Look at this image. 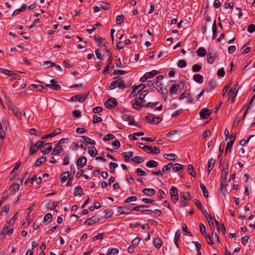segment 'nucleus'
I'll use <instances>...</instances> for the list:
<instances>
[{
  "label": "nucleus",
  "mask_w": 255,
  "mask_h": 255,
  "mask_svg": "<svg viewBox=\"0 0 255 255\" xmlns=\"http://www.w3.org/2000/svg\"><path fill=\"white\" fill-rule=\"evenodd\" d=\"M44 146V142L43 141H38L34 146L31 145L30 146V150L29 154L33 155L37 152L38 149H41Z\"/></svg>",
  "instance_id": "nucleus-1"
},
{
  "label": "nucleus",
  "mask_w": 255,
  "mask_h": 255,
  "mask_svg": "<svg viewBox=\"0 0 255 255\" xmlns=\"http://www.w3.org/2000/svg\"><path fill=\"white\" fill-rule=\"evenodd\" d=\"M147 122L152 124H158L160 123L162 118L160 117H155L154 115H148L145 118Z\"/></svg>",
  "instance_id": "nucleus-2"
},
{
  "label": "nucleus",
  "mask_w": 255,
  "mask_h": 255,
  "mask_svg": "<svg viewBox=\"0 0 255 255\" xmlns=\"http://www.w3.org/2000/svg\"><path fill=\"white\" fill-rule=\"evenodd\" d=\"M170 195L171 199L173 203L175 204L179 199V195L178 194V189L176 187L172 186L170 190Z\"/></svg>",
  "instance_id": "nucleus-3"
},
{
  "label": "nucleus",
  "mask_w": 255,
  "mask_h": 255,
  "mask_svg": "<svg viewBox=\"0 0 255 255\" xmlns=\"http://www.w3.org/2000/svg\"><path fill=\"white\" fill-rule=\"evenodd\" d=\"M118 103L117 100L114 98H110L105 103V106L108 109L115 108Z\"/></svg>",
  "instance_id": "nucleus-4"
},
{
  "label": "nucleus",
  "mask_w": 255,
  "mask_h": 255,
  "mask_svg": "<svg viewBox=\"0 0 255 255\" xmlns=\"http://www.w3.org/2000/svg\"><path fill=\"white\" fill-rule=\"evenodd\" d=\"M132 107L137 110H141L142 108L145 107V104L140 102L138 98H135L131 101Z\"/></svg>",
  "instance_id": "nucleus-5"
},
{
  "label": "nucleus",
  "mask_w": 255,
  "mask_h": 255,
  "mask_svg": "<svg viewBox=\"0 0 255 255\" xmlns=\"http://www.w3.org/2000/svg\"><path fill=\"white\" fill-rule=\"evenodd\" d=\"M8 109L9 110L11 111L17 118L19 119H21V113L20 110L17 107H16L13 105L10 104L8 106Z\"/></svg>",
  "instance_id": "nucleus-6"
},
{
  "label": "nucleus",
  "mask_w": 255,
  "mask_h": 255,
  "mask_svg": "<svg viewBox=\"0 0 255 255\" xmlns=\"http://www.w3.org/2000/svg\"><path fill=\"white\" fill-rule=\"evenodd\" d=\"M182 85V90L184 89L185 84L183 82H181L179 84H173L169 90V93L170 94L177 95L178 94V87H180Z\"/></svg>",
  "instance_id": "nucleus-7"
},
{
  "label": "nucleus",
  "mask_w": 255,
  "mask_h": 255,
  "mask_svg": "<svg viewBox=\"0 0 255 255\" xmlns=\"http://www.w3.org/2000/svg\"><path fill=\"white\" fill-rule=\"evenodd\" d=\"M122 119L124 121L128 122V125H129L135 126L136 127L137 126V125L135 124L133 117L132 116H130L128 114H124L122 116Z\"/></svg>",
  "instance_id": "nucleus-8"
},
{
  "label": "nucleus",
  "mask_w": 255,
  "mask_h": 255,
  "mask_svg": "<svg viewBox=\"0 0 255 255\" xmlns=\"http://www.w3.org/2000/svg\"><path fill=\"white\" fill-rule=\"evenodd\" d=\"M87 158L85 156H83L79 158L77 161L76 164L78 169H80L85 166L87 163Z\"/></svg>",
  "instance_id": "nucleus-9"
},
{
  "label": "nucleus",
  "mask_w": 255,
  "mask_h": 255,
  "mask_svg": "<svg viewBox=\"0 0 255 255\" xmlns=\"http://www.w3.org/2000/svg\"><path fill=\"white\" fill-rule=\"evenodd\" d=\"M101 219L100 218H97L94 216L92 217L88 218L85 222L86 225L90 226L94 224L97 223L100 221Z\"/></svg>",
  "instance_id": "nucleus-10"
},
{
  "label": "nucleus",
  "mask_w": 255,
  "mask_h": 255,
  "mask_svg": "<svg viewBox=\"0 0 255 255\" xmlns=\"http://www.w3.org/2000/svg\"><path fill=\"white\" fill-rule=\"evenodd\" d=\"M227 179H220V190L221 192L225 195L226 194V186L228 185Z\"/></svg>",
  "instance_id": "nucleus-11"
},
{
  "label": "nucleus",
  "mask_w": 255,
  "mask_h": 255,
  "mask_svg": "<svg viewBox=\"0 0 255 255\" xmlns=\"http://www.w3.org/2000/svg\"><path fill=\"white\" fill-rule=\"evenodd\" d=\"M116 78H117V80H116V82H117V87L122 89H124L127 88V86L125 84V77L114 78V79Z\"/></svg>",
  "instance_id": "nucleus-12"
},
{
  "label": "nucleus",
  "mask_w": 255,
  "mask_h": 255,
  "mask_svg": "<svg viewBox=\"0 0 255 255\" xmlns=\"http://www.w3.org/2000/svg\"><path fill=\"white\" fill-rule=\"evenodd\" d=\"M211 114V112L207 108H203L200 112V116L203 119H208Z\"/></svg>",
  "instance_id": "nucleus-13"
},
{
  "label": "nucleus",
  "mask_w": 255,
  "mask_h": 255,
  "mask_svg": "<svg viewBox=\"0 0 255 255\" xmlns=\"http://www.w3.org/2000/svg\"><path fill=\"white\" fill-rule=\"evenodd\" d=\"M131 210L128 208L119 206L118 207V214L117 216L121 214H128L130 213Z\"/></svg>",
  "instance_id": "nucleus-14"
},
{
  "label": "nucleus",
  "mask_w": 255,
  "mask_h": 255,
  "mask_svg": "<svg viewBox=\"0 0 255 255\" xmlns=\"http://www.w3.org/2000/svg\"><path fill=\"white\" fill-rule=\"evenodd\" d=\"M147 207H148L147 206L145 205H139V206L134 207V208H133L132 209H130V210H131V211H140L142 213H144V212H146V211L152 212L151 210H148V209H145Z\"/></svg>",
  "instance_id": "nucleus-15"
},
{
  "label": "nucleus",
  "mask_w": 255,
  "mask_h": 255,
  "mask_svg": "<svg viewBox=\"0 0 255 255\" xmlns=\"http://www.w3.org/2000/svg\"><path fill=\"white\" fill-rule=\"evenodd\" d=\"M216 57L217 56L214 52L208 51L207 57L208 63L211 64H213Z\"/></svg>",
  "instance_id": "nucleus-16"
},
{
  "label": "nucleus",
  "mask_w": 255,
  "mask_h": 255,
  "mask_svg": "<svg viewBox=\"0 0 255 255\" xmlns=\"http://www.w3.org/2000/svg\"><path fill=\"white\" fill-rule=\"evenodd\" d=\"M228 163L226 164V167L222 166L221 179H227L228 174Z\"/></svg>",
  "instance_id": "nucleus-17"
},
{
  "label": "nucleus",
  "mask_w": 255,
  "mask_h": 255,
  "mask_svg": "<svg viewBox=\"0 0 255 255\" xmlns=\"http://www.w3.org/2000/svg\"><path fill=\"white\" fill-rule=\"evenodd\" d=\"M61 131H62V130L60 128H57L55 130H54L52 133L48 134L45 136H42L41 139H44L47 138H50V137H53V136L59 134L60 133H61Z\"/></svg>",
  "instance_id": "nucleus-18"
},
{
  "label": "nucleus",
  "mask_w": 255,
  "mask_h": 255,
  "mask_svg": "<svg viewBox=\"0 0 255 255\" xmlns=\"http://www.w3.org/2000/svg\"><path fill=\"white\" fill-rule=\"evenodd\" d=\"M85 100V97H83L82 95H78L74 96L70 99V101L75 102L78 101L80 103L84 102Z\"/></svg>",
  "instance_id": "nucleus-19"
},
{
  "label": "nucleus",
  "mask_w": 255,
  "mask_h": 255,
  "mask_svg": "<svg viewBox=\"0 0 255 255\" xmlns=\"http://www.w3.org/2000/svg\"><path fill=\"white\" fill-rule=\"evenodd\" d=\"M172 170L174 172H177L178 171L183 170L184 168V166L180 163L173 164Z\"/></svg>",
  "instance_id": "nucleus-20"
},
{
  "label": "nucleus",
  "mask_w": 255,
  "mask_h": 255,
  "mask_svg": "<svg viewBox=\"0 0 255 255\" xmlns=\"http://www.w3.org/2000/svg\"><path fill=\"white\" fill-rule=\"evenodd\" d=\"M239 90V88L237 89V91L236 92H234V91H233L232 89H231L229 90L228 96V99H230V98L232 99V101H233L235 100V99L237 96V92Z\"/></svg>",
  "instance_id": "nucleus-21"
},
{
  "label": "nucleus",
  "mask_w": 255,
  "mask_h": 255,
  "mask_svg": "<svg viewBox=\"0 0 255 255\" xmlns=\"http://www.w3.org/2000/svg\"><path fill=\"white\" fill-rule=\"evenodd\" d=\"M83 193V189L80 186H77L74 192V195L75 197L79 196L80 197L82 195Z\"/></svg>",
  "instance_id": "nucleus-22"
},
{
  "label": "nucleus",
  "mask_w": 255,
  "mask_h": 255,
  "mask_svg": "<svg viewBox=\"0 0 255 255\" xmlns=\"http://www.w3.org/2000/svg\"><path fill=\"white\" fill-rule=\"evenodd\" d=\"M142 192L145 195L151 196L154 195L156 192L154 189L144 188L142 190Z\"/></svg>",
  "instance_id": "nucleus-23"
},
{
  "label": "nucleus",
  "mask_w": 255,
  "mask_h": 255,
  "mask_svg": "<svg viewBox=\"0 0 255 255\" xmlns=\"http://www.w3.org/2000/svg\"><path fill=\"white\" fill-rule=\"evenodd\" d=\"M30 87L37 89V91L40 92H46L47 91V89H45V88L41 85L31 84L30 85Z\"/></svg>",
  "instance_id": "nucleus-24"
},
{
  "label": "nucleus",
  "mask_w": 255,
  "mask_h": 255,
  "mask_svg": "<svg viewBox=\"0 0 255 255\" xmlns=\"http://www.w3.org/2000/svg\"><path fill=\"white\" fill-rule=\"evenodd\" d=\"M10 226H11L10 221L6 222V224H5L4 227L3 228L2 231L0 233V235H2L3 236V238L5 236L6 232L9 229V228L10 227Z\"/></svg>",
  "instance_id": "nucleus-25"
},
{
  "label": "nucleus",
  "mask_w": 255,
  "mask_h": 255,
  "mask_svg": "<svg viewBox=\"0 0 255 255\" xmlns=\"http://www.w3.org/2000/svg\"><path fill=\"white\" fill-rule=\"evenodd\" d=\"M44 145H48L47 147H46L45 149H42L41 150V152L43 154H48L52 149V143H44Z\"/></svg>",
  "instance_id": "nucleus-26"
},
{
  "label": "nucleus",
  "mask_w": 255,
  "mask_h": 255,
  "mask_svg": "<svg viewBox=\"0 0 255 255\" xmlns=\"http://www.w3.org/2000/svg\"><path fill=\"white\" fill-rule=\"evenodd\" d=\"M181 199H183L184 200L190 201L191 200V197L189 192H180V194Z\"/></svg>",
  "instance_id": "nucleus-27"
},
{
  "label": "nucleus",
  "mask_w": 255,
  "mask_h": 255,
  "mask_svg": "<svg viewBox=\"0 0 255 255\" xmlns=\"http://www.w3.org/2000/svg\"><path fill=\"white\" fill-rule=\"evenodd\" d=\"M81 137L83 139V142H87V144H90L91 145H95L96 142L95 140L91 139L90 137L86 136H81Z\"/></svg>",
  "instance_id": "nucleus-28"
},
{
  "label": "nucleus",
  "mask_w": 255,
  "mask_h": 255,
  "mask_svg": "<svg viewBox=\"0 0 255 255\" xmlns=\"http://www.w3.org/2000/svg\"><path fill=\"white\" fill-rule=\"evenodd\" d=\"M151 85L152 87L155 88L158 92H160V91H162V84L158 82V81L152 83Z\"/></svg>",
  "instance_id": "nucleus-29"
},
{
  "label": "nucleus",
  "mask_w": 255,
  "mask_h": 255,
  "mask_svg": "<svg viewBox=\"0 0 255 255\" xmlns=\"http://www.w3.org/2000/svg\"><path fill=\"white\" fill-rule=\"evenodd\" d=\"M158 74V71L156 70H152L151 72H147L144 74V79H150L153 78Z\"/></svg>",
  "instance_id": "nucleus-30"
},
{
  "label": "nucleus",
  "mask_w": 255,
  "mask_h": 255,
  "mask_svg": "<svg viewBox=\"0 0 255 255\" xmlns=\"http://www.w3.org/2000/svg\"><path fill=\"white\" fill-rule=\"evenodd\" d=\"M193 80L195 82H196L198 83L201 84L203 82L204 78H203V77L201 75H200L199 74H195L193 76Z\"/></svg>",
  "instance_id": "nucleus-31"
},
{
  "label": "nucleus",
  "mask_w": 255,
  "mask_h": 255,
  "mask_svg": "<svg viewBox=\"0 0 255 255\" xmlns=\"http://www.w3.org/2000/svg\"><path fill=\"white\" fill-rule=\"evenodd\" d=\"M63 150V148L62 146L58 144H57V146L54 148L53 151L52 152V155H56L59 154Z\"/></svg>",
  "instance_id": "nucleus-32"
},
{
  "label": "nucleus",
  "mask_w": 255,
  "mask_h": 255,
  "mask_svg": "<svg viewBox=\"0 0 255 255\" xmlns=\"http://www.w3.org/2000/svg\"><path fill=\"white\" fill-rule=\"evenodd\" d=\"M153 244L156 249H159L162 246V242L159 238H156L153 240Z\"/></svg>",
  "instance_id": "nucleus-33"
},
{
  "label": "nucleus",
  "mask_w": 255,
  "mask_h": 255,
  "mask_svg": "<svg viewBox=\"0 0 255 255\" xmlns=\"http://www.w3.org/2000/svg\"><path fill=\"white\" fill-rule=\"evenodd\" d=\"M88 153L92 157H95L97 154V150L95 146H90L88 149Z\"/></svg>",
  "instance_id": "nucleus-34"
},
{
  "label": "nucleus",
  "mask_w": 255,
  "mask_h": 255,
  "mask_svg": "<svg viewBox=\"0 0 255 255\" xmlns=\"http://www.w3.org/2000/svg\"><path fill=\"white\" fill-rule=\"evenodd\" d=\"M187 171L189 174L192 177H195L196 175V172L194 170V167L191 164H189L187 167Z\"/></svg>",
  "instance_id": "nucleus-35"
},
{
  "label": "nucleus",
  "mask_w": 255,
  "mask_h": 255,
  "mask_svg": "<svg viewBox=\"0 0 255 255\" xmlns=\"http://www.w3.org/2000/svg\"><path fill=\"white\" fill-rule=\"evenodd\" d=\"M94 40L95 42L97 43L98 47H101L105 46V43H102V38L101 36L99 35L97 37L95 36Z\"/></svg>",
  "instance_id": "nucleus-36"
},
{
  "label": "nucleus",
  "mask_w": 255,
  "mask_h": 255,
  "mask_svg": "<svg viewBox=\"0 0 255 255\" xmlns=\"http://www.w3.org/2000/svg\"><path fill=\"white\" fill-rule=\"evenodd\" d=\"M158 165V163L153 160H151L147 161L146 165L149 168L156 167Z\"/></svg>",
  "instance_id": "nucleus-37"
},
{
  "label": "nucleus",
  "mask_w": 255,
  "mask_h": 255,
  "mask_svg": "<svg viewBox=\"0 0 255 255\" xmlns=\"http://www.w3.org/2000/svg\"><path fill=\"white\" fill-rule=\"evenodd\" d=\"M196 53L197 55L200 57H204L207 54V52L205 49L203 47H200L198 48V49L196 51Z\"/></svg>",
  "instance_id": "nucleus-38"
},
{
  "label": "nucleus",
  "mask_w": 255,
  "mask_h": 255,
  "mask_svg": "<svg viewBox=\"0 0 255 255\" xmlns=\"http://www.w3.org/2000/svg\"><path fill=\"white\" fill-rule=\"evenodd\" d=\"M202 68V64L199 63L194 64L192 68V71L195 73L199 72Z\"/></svg>",
  "instance_id": "nucleus-39"
},
{
  "label": "nucleus",
  "mask_w": 255,
  "mask_h": 255,
  "mask_svg": "<svg viewBox=\"0 0 255 255\" xmlns=\"http://www.w3.org/2000/svg\"><path fill=\"white\" fill-rule=\"evenodd\" d=\"M180 233L179 231H177L176 232L174 238V244H175L176 247L178 249L179 248L178 241L180 239Z\"/></svg>",
  "instance_id": "nucleus-40"
},
{
  "label": "nucleus",
  "mask_w": 255,
  "mask_h": 255,
  "mask_svg": "<svg viewBox=\"0 0 255 255\" xmlns=\"http://www.w3.org/2000/svg\"><path fill=\"white\" fill-rule=\"evenodd\" d=\"M114 66L107 64V66L105 68L103 74L104 75H106L109 74L111 71L114 69Z\"/></svg>",
  "instance_id": "nucleus-41"
},
{
  "label": "nucleus",
  "mask_w": 255,
  "mask_h": 255,
  "mask_svg": "<svg viewBox=\"0 0 255 255\" xmlns=\"http://www.w3.org/2000/svg\"><path fill=\"white\" fill-rule=\"evenodd\" d=\"M212 31H213V39H215L217 35V26L216 24V20H214L213 26H212Z\"/></svg>",
  "instance_id": "nucleus-42"
},
{
  "label": "nucleus",
  "mask_w": 255,
  "mask_h": 255,
  "mask_svg": "<svg viewBox=\"0 0 255 255\" xmlns=\"http://www.w3.org/2000/svg\"><path fill=\"white\" fill-rule=\"evenodd\" d=\"M163 156L165 158H167L170 160L174 161V160H175L177 158V155L174 153H169V154L166 153V154H164Z\"/></svg>",
  "instance_id": "nucleus-43"
},
{
  "label": "nucleus",
  "mask_w": 255,
  "mask_h": 255,
  "mask_svg": "<svg viewBox=\"0 0 255 255\" xmlns=\"http://www.w3.org/2000/svg\"><path fill=\"white\" fill-rule=\"evenodd\" d=\"M45 86L46 87L50 88L52 90H56V91H59L61 89L60 86L57 84H46Z\"/></svg>",
  "instance_id": "nucleus-44"
},
{
  "label": "nucleus",
  "mask_w": 255,
  "mask_h": 255,
  "mask_svg": "<svg viewBox=\"0 0 255 255\" xmlns=\"http://www.w3.org/2000/svg\"><path fill=\"white\" fill-rule=\"evenodd\" d=\"M19 189V184L17 183H13L9 187V190L12 192L13 191L14 192L18 191Z\"/></svg>",
  "instance_id": "nucleus-45"
},
{
  "label": "nucleus",
  "mask_w": 255,
  "mask_h": 255,
  "mask_svg": "<svg viewBox=\"0 0 255 255\" xmlns=\"http://www.w3.org/2000/svg\"><path fill=\"white\" fill-rule=\"evenodd\" d=\"M147 92L146 90H144L141 92L139 96L138 99L140 100V102H143L144 104L145 103V101L144 100V98L145 96L147 95Z\"/></svg>",
  "instance_id": "nucleus-46"
},
{
  "label": "nucleus",
  "mask_w": 255,
  "mask_h": 255,
  "mask_svg": "<svg viewBox=\"0 0 255 255\" xmlns=\"http://www.w3.org/2000/svg\"><path fill=\"white\" fill-rule=\"evenodd\" d=\"M104 217L105 218H111L113 214V211L111 209H109L105 210L104 211Z\"/></svg>",
  "instance_id": "nucleus-47"
},
{
  "label": "nucleus",
  "mask_w": 255,
  "mask_h": 255,
  "mask_svg": "<svg viewBox=\"0 0 255 255\" xmlns=\"http://www.w3.org/2000/svg\"><path fill=\"white\" fill-rule=\"evenodd\" d=\"M122 155L125 157L126 162H128L129 159L133 155V152L132 151H129L128 152H123Z\"/></svg>",
  "instance_id": "nucleus-48"
},
{
  "label": "nucleus",
  "mask_w": 255,
  "mask_h": 255,
  "mask_svg": "<svg viewBox=\"0 0 255 255\" xmlns=\"http://www.w3.org/2000/svg\"><path fill=\"white\" fill-rule=\"evenodd\" d=\"M131 160L137 163H141L144 161V159L140 156H137L131 158Z\"/></svg>",
  "instance_id": "nucleus-49"
},
{
  "label": "nucleus",
  "mask_w": 255,
  "mask_h": 255,
  "mask_svg": "<svg viewBox=\"0 0 255 255\" xmlns=\"http://www.w3.org/2000/svg\"><path fill=\"white\" fill-rule=\"evenodd\" d=\"M200 187L203 192V195L205 197H207L208 196V191L207 190L205 186L202 183L200 182Z\"/></svg>",
  "instance_id": "nucleus-50"
},
{
  "label": "nucleus",
  "mask_w": 255,
  "mask_h": 255,
  "mask_svg": "<svg viewBox=\"0 0 255 255\" xmlns=\"http://www.w3.org/2000/svg\"><path fill=\"white\" fill-rule=\"evenodd\" d=\"M119 250L117 249L113 248L109 249L107 252V255H117Z\"/></svg>",
  "instance_id": "nucleus-51"
},
{
  "label": "nucleus",
  "mask_w": 255,
  "mask_h": 255,
  "mask_svg": "<svg viewBox=\"0 0 255 255\" xmlns=\"http://www.w3.org/2000/svg\"><path fill=\"white\" fill-rule=\"evenodd\" d=\"M46 160V157L44 156H42L40 158L38 159L35 163V166H38L42 164L43 163H44Z\"/></svg>",
  "instance_id": "nucleus-52"
},
{
  "label": "nucleus",
  "mask_w": 255,
  "mask_h": 255,
  "mask_svg": "<svg viewBox=\"0 0 255 255\" xmlns=\"http://www.w3.org/2000/svg\"><path fill=\"white\" fill-rule=\"evenodd\" d=\"M0 72L7 76H12L14 74V73L12 71L1 68H0Z\"/></svg>",
  "instance_id": "nucleus-53"
},
{
  "label": "nucleus",
  "mask_w": 255,
  "mask_h": 255,
  "mask_svg": "<svg viewBox=\"0 0 255 255\" xmlns=\"http://www.w3.org/2000/svg\"><path fill=\"white\" fill-rule=\"evenodd\" d=\"M173 165V163L170 162L167 164L166 165H164L162 169V172L166 173L168 172L169 170L171 169V167Z\"/></svg>",
  "instance_id": "nucleus-54"
},
{
  "label": "nucleus",
  "mask_w": 255,
  "mask_h": 255,
  "mask_svg": "<svg viewBox=\"0 0 255 255\" xmlns=\"http://www.w3.org/2000/svg\"><path fill=\"white\" fill-rule=\"evenodd\" d=\"M69 176V172L66 171V172H63L61 175V182L62 183L65 182L66 181V180H67Z\"/></svg>",
  "instance_id": "nucleus-55"
},
{
  "label": "nucleus",
  "mask_w": 255,
  "mask_h": 255,
  "mask_svg": "<svg viewBox=\"0 0 255 255\" xmlns=\"http://www.w3.org/2000/svg\"><path fill=\"white\" fill-rule=\"evenodd\" d=\"M30 133L37 136H40L41 135L42 132L40 131H37L35 128H32L30 130Z\"/></svg>",
  "instance_id": "nucleus-56"
},
{
  "label": "nucleus",
  "mask_w": 255,
  "mask_h": 255,
  "mask_svg": "<svg viewBox=\"0 0 255 255\" xmlns=\"http://www.w3.org/2000/svg\"><path fill=\"white\" fill-rule=\"evenodd\" d=\"M199 228L201 233L204 236L207 234L206 233V227L205 225L203 223H200L199 224Z\"/></svg>",
  "instance_id": "nucleus-57"
},
{
  "label": "nucleus",
  "mask_w": 255,
  "mask_h": 255,
  "mask_svg": "<svg viewBox=\"0 0 255 255\" xmlns=\"http://www.w3.org/2000/svg\"><path fill=\"white\" fill-rule=\"evenodd\" d=\"M137 89H136V88L134 87L130 93L129 96L130 98L135 97L137 95V94L140 91V90H139L138 91H137Z\"/></svg>",
  "instance_id": "nucleus-58"
},
{
  "label": "nucleus",
  "mask_w": 255,
  "mask_h": 255,
  "mask_svg": "<svg viewBox=\"0 0 255 255\" xmlns=\"http://www.w3.org/2000/svg\"><path fill=\"white\" fill-rule=\"evenodd\" d=\"M215 162L216 160L214 159L213 158L209 159L208 162V167H209L210 168H213Z\"/></svg>",
  "instance_id": "nucleus-59"
},
{
  "label": "nucleus",
  "mask_w": 255,
  "mask_h": 255,
  "mask_svg": "<svg viewBox=\"0 0 255 255\" xmlns=\"http://www.w3.org/2000/svg\"><path fill=\"white\" fill-rule=\"evenodd\" d=\"M204 237L206 239V241L207 242V243L210 245H213L214 244L213 241H212V238L210 235V234H207V235H205L204 236Z\"/></svg>",
  "instance_id": "nucleus-60"
},
{
  "label": "nucleus",
  "mask_w": 255,
  "mask_h": 255,
  "mask_svg": "<svg viewBox=\"0 0 255 255\" xmlns=\"http://www.w3.org/2000/svg\"><path fill=\"white\" fill-rule=\"evenodd\" d=\"M115 136H114V135H113L112 134L108 133L104 137L103 140H104V141H108V140L113 139L115 138Z\"/></svg>",
  "instance_id": "nucleus-61"
},
{
  "label": "nucleus",
  "mask_w": 255,
  "mask_h": 255,
  "mask_svg": "<svg viewBox=\"0 0 255 255\" xmlns=\"http://www.w3.org/2000/svg\"><path fill=\"white\" fill-rule=\"evenodd\" d=\"M216 87V83L215 82H210L209 84L208 85L207 90V91H211L213 90Z\"/></svg>",
  "instance_id": "nucleus-62"
},
{
  "label": "nucleus",
  "mask_w": 255,
  "mask_h": 255,
  "mask_svg": "<svg viewBox=\"0 0 255 255\" xmlns=\"http://www.w3.org/2000/svg\"><path fill=\"white\" fill-rule=\"evenodd\" d=\"M52 220V215L50 213H47L46 214L44 217V221L46 222L48 221V223H50V222Z\"/></svg>",
  "instance_id": "nucleus-63"
},
{
  "label": "nucleus",
  "mask_w": 255,
  "mask_h": 255,
  "mask_svg": "<svg viewBox=\"0 0 255 255\" xmlns=\"http://www.w3.org/2000/svg\"><path fill=\"white\" fill-rule=\"evenodd\" d=\"M125 17L123 15H118L116 17V22L118 24H121L124 20Z\"/></svg>",
  "instance_id": "nucleus-64"
}]
</instances>
